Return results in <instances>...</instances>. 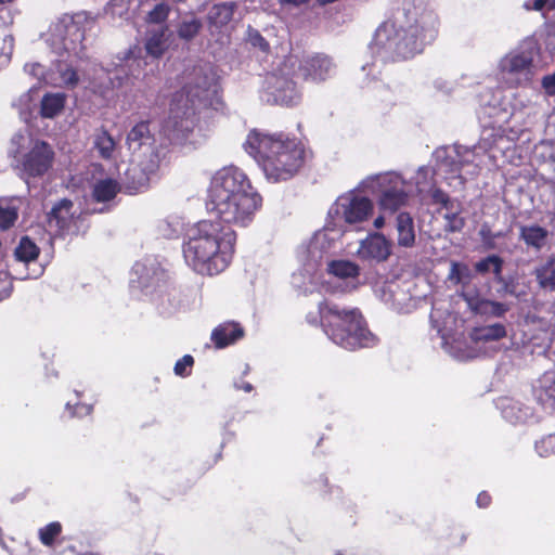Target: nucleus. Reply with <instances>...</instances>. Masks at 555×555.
<instances>
[{
  "mask_svg": "<svg viewBox=\"0 0 555 555\" xmlns=\"http://www.w3.org/2000/svg\"><path fill=\"white\" fill-rule=\"evenodd\" d=\"M540 99L539 94H518L511 104V111L492 107L489 113L492 121L485 126L476 145H453L435 151L437 173L454 189H462L466 181L476 179L483 168L494 165L492 149H507L504 141L515 142L542 118Z\"/></svg>",
  "mask_w": 555,
  "mask_h": 555,
  "instance_id": "f257e3e1",
  "label": "nucleus"
},
{
  "mask_svg": "<svg viewBox=\"0 0 555 555\" xmlns=\"http://www.w3.org/2000/svg\"><path fill=\"white\" fill-rule=\"evenodd\" d=\"M403 12V22L387 21L375 30L369 49L376 61L386 63L412 57L435 38L438 18L433 10L405 3Z\"/></svg>",
  "mask_w": 555,
  "mask_h": 555,
  "instance_id": "f03ea898",
  "label": "nucleus"
},
{
  "mask_svg": "<svg viewBox=\"0 0 555 555\" xmlns=\"http://www.w3.org/2000/svg\"><path fill=\"white\" fill-rule=\"evenodd\" d=\"M235 238V232L229 225L203 220L189 232L183 246L184 259L199 274H218L231 262Z\"/></svg>",
  "mask_w": 555,
  "mask_h": 555,
  "instance_id": "7ed1b4c3",
  "label": "nucleus"
},
{
  "mask_svg": "<svg viewBox=\"0 0 555 555\" xmlns=\"http://www.w3.org/2000/svg\"><path fill=\"white\" fill-rule=\"evenodd\" d=\"M216 95L214 76L202 69L197 70L194 79L175 93L164 127L165 134L179 144L196 143L193 138L197 127L196 116L203 108L212 105Z\"/></svg>",
  "mask_w": 555,
  "mask_h": 555,
  "instance_id": "20e7f679",
  "label": "nucleus"
},
{
  "mask_svg": "<svg viewBox=\"0 0 555 555\" xmlns=\"http://www.w3.org/2000/svg\"><path fill=\"white\" fill-rule=\"evenodd\" d=\"M244 147L261 166L267 179L272 182L285 181L294 177L305 159L304 145L282 134L251 130Z\"/></svg>",
  "mask_w": 555,
  "mask_h": 555,
  "instance_id": "39448f33",
  "label": "nucleus"
},
{
  "mask_svg": "<svg viewBox=\"0 0 555 555\" xmlns=\"http://www.w3.org/2000/svg\"><path fill=\"white\" fill-rule=\"evenodd\" d=\"M319 313L325 334L341 348L354 350L376 344V337L366 328L358 309L323 301L319 305Z\"/></svg>",
  "mask_w": 555,
  "mask_h": 555,
  "instance_id": "423d86ee",
  "label": "nucleus"
},
{
  "mask_svg": "<svg viewBox=\"0 0 555 555\" xmlns=\"http://www.w3.org/2000/svg\"><path fill=\"white\" fill-rule=\"evenodd\" d=\"M94 25V20L87 12L64 14L52 23L47 34V42L60 57L83 59L85 36Z\"/></svg>",
  "mask_w": 555,
  "mask_h": 555,
  "instance_id": "0eeeda50",
  "label": "nucleus"
},
{
  "mask_svg": "<svg viewBox=\"0 0 555 555\" xmlns=\"http://www.w3.org/2000/svg\"><path fill=\"white\" fill-rule=\"evenodd\" d=\"M8 155L27 177H42L53 165L54 150L46 141L18 131L10 140Z\"/></svg>",
  "mask_w": 555,
  "mask_h": 555,
  "instance_id": "6e6552de",
  "label": "nucleus"
},
{
  "mask_svg": "<svg viewBox=\"0 0 555 555\" xmlns=\"http://www.w3.org/2000/svg\"><path fill=\"white\" fill-rule=\"evenodd\" d=\"M127 145L132 153V167L128 175L135 176L138 169L141 175L133 181L132 189L145 185L150 176L159 168L162 155L155 139L151 134L147 122L137 124L127 135Z\"/></svg>",
  "mask_w": 555,
  "mask_h": 555,
  "instance_id": "1a4fd4ad",
  "label": "nucleus"
},
{
  "mask_svg": "<svg viewBox=\"0 0 555 555\" xmlns=\"http://www.w3.org/2000/svg\"><path fill=\"white\" fill-rule=\"evenodd\" d=\"M257 191L247 175L237 167L228 166L219 169L211 178L208 189L207 209Z\"/></svg>",
  "mask_w": 555,
  "mask_h": 555,
  "instance_id": "9d476101",
  "label": "nucleus"
},
{
  "mask_svg": "<svg viewBox=\"0 0 555 555\" xmlns=\"http://www.w3.org/2000/svg\"><path fill=\"white\" fill-rule=\"evenodd\" d=\"M362 185L364 189L378 192V207L384 214L389 215L404 206L412 194L410 183L396 172L369 177Z\"/></svg>",
  "mask_w": 555,
  "mask_h": 555,
  "instance_id": "9b49d317",
  "label": "nucleus"
},
{
  "mask_svg": "<svg viewBox=\"0 0 555 555\" xmlns=\"http://www.w3.org/2000/svg\"><path fill=\"white\" fill-rule=\"evenodd\" d=\"M374 211L372 199L357 191L346 192L337 197L328 210V219L334 227L343 224L360 227Z\"/></svg>",
  "mask_w": 555,
  "mask_h": 555,
  "instance_id": "f8f14e48",
  "label": "nucleus"
},
{
  "mask_svg": "<svg viewBox=\"0 0 555 555\" xmlns=\"http://www.w3.org/2000/svg\"><path fill=\"white\" fill-rule=\"evenodd\" d=\"M532 49H515L506 53L498 64L500 78L511 87L528 85L534 74Z\"/></svg>",
  "mask_w": 555,
  "mask_h": 555,
  "instance_id": "ddd939ff",
  "label": "nucleus"
},
{
  "mask_svg": "<svg viewBox=\"0 0 555 555\" xmlns=\"http://www.w3.org/2000/svg\"><path fill=\"white\" fill-rule=\"evenodd\" d=\"M261 205V195L254 191L225 204L210 206L208 210L227 224L245 228L253 222Z\"/></svg>",
  "mask_w": 555,
  "mask_h": 555,
  "instance_id": "4468645a",
  "label": "nucleus"
},
{
  "mask_svg": "<svg viewBox=\"0 0 555 555\" xmlns=\"http://www.w3.org/2000/svg\"><path fill=\"white\" fill-rule=\"evenodd\" d=\"M261 98L271 104L292 106L300 102L301 93L285 68H281L267 74L262 83Z\"/></svg>",
  "mask_w": 555,
  "mask_h": 555,
  "instance_id": "2eb2a0df",
  "label": "nucleus"
},
{
  "mask_svg": "<svg viewBox=\"0 0 555 555\" xmlns=\"http://www.w3.org/2000/svg\"><path fill=\"white\" fill-rule=\"evenodd\" d=\"M80 62H82V59L74 56L69 57L68 55H64L60 57L48 72V75L44 77V82L56 88L66 89H74L85 83L87 80H90V78L82 72L79 64Z\"/></svg>",
  "mask_w": 555,
  "mask_h": 555,
  "instance_id": "dca6fc26",
  "label": "nucleus"
},
{
  "mask_svg": "<svg viewBox=\"0 0 555 555\" xmlns=\"http://www.w3.org/2000/svg\"><path fill=\"white\" fill-rule=\"evenodd\" d=\"M555 335V326L551 319L528 315L524 331L522 344L531 353H544L551 346Z\"/></svg>",
  "mask_w": 555,
  "mask_h": 555,
  "instance_id": "f3484780",
  "label": "nucleus"
},
{
  "mask_svg": "<svg viewBox=\"0 0 555 555\" xmlns=\"http://www.w3.org/2000/svg\"><path fill=\"white\" fill-rule=\"evenodd\" d=\"M165 280V272L155 259L149 258L135 262L132 268L130 285L132 289H141L146 295L160 287Z\"/></svg>",
  "mask_w": 555,
  "mask_h": 555,
  "instance_id": "a211bd4d",
  "label": "nucleus"
},
{
  "mask_svg": "<svg viewBox=\"0 0 555 555\" xmlns=\"http://www.w3.org/2000/svg\"><path fill=\"white\" fill-rule=\"evenodd\" d=\"M341 232V229H336L330 220L323 230L318 231L312 236L307 247L302 248L300 251L301 258L308 262L310 268H313L334 246Z\"/></svg>",
  "mask_w": 555,
  "mask_h": 555,
  "instance_id": "6ab92c4d",
  "label": "nucleus"
},
{
  "mask_svg": "<svg viewBox=\"0 0 555 555\" xmlns=\"http://www.w3.org/2000/svg\"><path fill=\"white\" fill-rule=\"evenodd\" d=\"M392 251V243L380 233H373L361 240L356 255L364 261L384 262Z\"/></svg>",
  "mask_w": 555,
  "mask_h": 555,
  "instance_id": "aec40b11",
  "label": "nucleus"
},
{
  "mask_svg": "<svg viewBox=\"0 0 555 555\" xmlns=\"http://www.w3.org/2000/svg\"><path fill=\"white\" fill-rule=\"evenodd\" d=\"M532 165L538 176L546 182L555 184V144L540 142L532 153Z\"/></svg>",
  "mask_w": 555,
  "mask_h": 555,
  "instance_id": "412c9836",
  "label": "nucleus"
},
{
  "mask_svg": "<svg viewBox=\"0 0 555 555\" xmlns=\"http://www.w3.org/2000/svg\"><path fill=\"white\" fill-rule=\"evenodd\" d=\"M462 297L468 308L476 314L486 317H503L508 311V306L503 302L493 301L481 297L476 291L464 289Z\"/></svg>",
  "mask_w": 555,
  "mask_h": 555,
  "instance_id": "4be33fe9",
  "label": "nucleus"
},
{
  "mask_svg": "<svg viewBox=\"0 0 555 555\" xmlns=\"http://www.w3.org/2000/svg\"><path fill=\"white\" fill-rule=\"evenodd\" d=\"M75 223L73 203L68 199L59 202L48 215V224L55 232H68Z\"/></svg>",
  "mask_w": 555,
  "mask_h": 555,
  "instance_id": "5701e85b",
  "label": "nucleus"
},
{
  "mask_svg": "<svg viewBox=\"0 0 555 555\" xmlns=\"http://www.w3.org/2000/svg\"><path fill=\"white\" fill-rule=\"evenodd\" d=\"M300 70L306 80L320 82L331 76L334 70V65L330 57L315 55L307 59L300 66Z\"/></svg>",
  "mask_w": 555,
  "mask_h": 555,
  "instance_id": "b1692460",
  "label": "nucleus"
},
{
  "mask_svg": "<svg viewBox=\"0 0 555 555\" xmlns=\"http://www.w3.org/2000/svg\"><path fill=\"white\" fill-rule=\"evenodd\" d=\"M328 271L336 278L345 281L346 292L356 291L359 283L360 267L349 260H334L328 263Z\"/></svg>",
  "mask_w": 555,
  "mask_h": 555,
  "instance_id": "393cba45",
  "label": "nucleus"
},
{
  "mask_svg": "<svg viewBox=\"0 0 555 555\" xmlns=\"http://www.w3.org/2000/svg\"><path fill=\"white\" fill-rule=\"evenodd\" d=\"M498 406L503 417L511 423H525L532 416V409L518 400L501 398Z\"/></svg>",
  "mask_w": 555,
  "mask_h": 555,
  "instance_id": "a878e982",
  "label": "nucleus"
},
{
  "mask_svg": "<svg viewBox=\"0 0 555 555\" xmlns=\"http://www.w3.org/2000/svg\"><path fill=\"white\" fill-rule=\"evenodd\" d=\"M235 4L233 2L214 5L208 13V26L210 34L222 33L233 17Z\"/></svg>",
  "mask_w": 555,
  "mask_h": 555,
  "instance_id": "bb28decb",
  "label": "nucleus"
},
{
  "mask_svg": "<svg viewBox=\"0 0 555 555\" xmlns=\"http://www.w3.org/2000/svg\"><path fill=\"white\" fill-rule=\"evenodd\" d=\"M533 395L542 404L555 403V372H546L535 382Z\"/></svg>",
  "mask_w": 555,
  "mask_h": 555,
  "instance_id": "cd10ccee",
  "label": "nucleus"
},
{
  "mask_svg": "<svg viewBox=\"0 0 555 555\" xmlns=\"http://www.w3.org/2000/svg\"><path fill=\"white\" fill-rule=\"evenodd\" d=\"M243 336V328L236 323H223L211 333V340L217 348H224Z\"/></svg>",
  "mask_w": 555,
  "mask_h": 555,
  "instance_id": "c85d7f7f",
  "label": "nucleus"
},
{
  "mask_svg": "<svg viewBox=\"0 0 555 555\" xmlns=\"http://www.w3.org/2000/svg\"><path fill=\"white\" fill-rule=\"evenodd\" d=\"M66 95L61 92L46 93L40 101L39 114L42 118L53 119L64 109Z\"/></svg>",
  "mask_w": 555,
  "mask_h": 555,
  "instance_id": "c756f323",
  "label": "nucleus"
},
{
  "mask_svg": "<svg viewBox=\"0 0 555 555\" xmlns=\"http://www.w3.org/2000/svg\"><path fill=\"white\" fill-rule=\"evenodd\" d=\"M397 243L400 247L411 248L415 244V230L412 217L401 212L397 217Z\"/></svg>",
  "mask_w": 555,
  "mask_h": 555,
  "instance_id": "7c9ffc66",
  "label": "nucleus"
},
{
  "mask_svg": "<svg viewBox=\"0 0 555 555\" xmlns=\"http://www.w3.org/2000/svg\"><path fill=\"white\" fill-rule=\"evenodd\" d=\"M473 278V271L466 263L451 261L450 270L448 273V281L453 285L461 286V296L464 289L472 291L469 284Z\"/></svg>",
  "mask_w": 555,
  "mask_h": 555,
  "instance_id": "2f4dec72",
  "label": "nucleus"
},
{
  "mask_svg": "<svg viewBox=\"0 0 555 555\" xmlns=\"http://www.w3.org/2000/svg\"><path fill=\"white\" fill-rule=\"evenodd\" d=\"M120 191L119 183L112 178L96 180L92 184V198L98 203L109 202Z\"/></svg>",
  "mask_w": 555,
  "mask_h": 555,
  "instance_id": "473e14b6",
  "label": "nucleus"
},
{
  "mask_svg": "<svg viewBox=\"0 0 555 555\" xmlns=\"http://www.w3.org/2000/svg\"><path fill=\"white\" fill-rule=\"evenodd\" d=\"M202 28V20L193 14H189L179 20L176 25V33L179 39L191 41L201 33Z\"/></svg>",
  "mask_w": 555,
  "mask_h": 555,
  "instance_id": "72a5a7b5",
  "label": "nucleus"
},
{
  "mask_svg": "<svg viewBox=\"0 0 555 555\" xmlns=\"http://www.w3.org/2000/svg\"><path fill=\"white\" fill-rule=\"evenodd\" d=\"M506 336V328L501 323H494L487 326L475 328L470 335L475 344L495 341Z\"/></svg>",
  "mask_w": 555,
  "mask_h": 555,
  "instance_id": "f704fd0d",
  "label": "nucleus"
},
{
  "mask_svg": "<svg viewBox=\"0 0 555 555\" xmlns=\"http://www.w3.org/2000/svg\"><path fill=\"white\" fill-rule=\"evenodd\" d=\"M534 275L542 288L555 291V257L552 256L543 261L534 270Z\"/></svg>",
  "mask_w": 555,
  "mask_h": 555,
  "instance_id": "c9c22d12",
  "label": "nucleus"
},
{
  "mask_svg": "<svg viewBox=\"0 0 555 555\" xmlns=\"http://www.w3.org/2000/svg\"><path fill=\"white\" fill-rule=\"evenodd\" d=\"M93 146L104 159H111L114 155L116 142L113 137L102 127L93 134Z\"/></svg>",
  "mask_w": 555,
  "mask_h": 555,
  "instance_id": "e433bc0d",
  "label": "nucleus"
},
{
  "mask_svg": "<svg viewBox=\"0 0 555 555\" xmlns=\"http://www.w3.org/2000/svg\"><path fill=\"white\" fill-rule=\"evenodd\" d=\"M39 256L38 246L27 236L22 237L14 250L16 262L28 264L35 261Z\"/></svg>",
  "mask_w": 555,
  "mask_h": 555,
  "instance_id": "4c0bfd02",
  "label": "nucleus"
},
{
  "mask_svg": "<svg viewBox=\"0 0 555 555\" xmlns=\"http://www.w3.org/2000/svg\"><path fill=\"white\" fill-rule=\"evenodd\" d=\"M438 332L441 334V338L443 339V346L446 350L455 359L464 361L477 357L478 352L476 349H473L470 347H464L463 343L459 340H454L452 344H450L442 330L438 328Z\"/></svg>",
  "mask_w": 555,
  "mask_h": 555,
  "instance_id": "58836bf2",
  "label": "nucleus"
},
{
  "mask_svg": "<svg viewBox=\"0 0 555 555\" xmlns=\"http://www.w3.org/2000/svg\"><path fill=\"white\" fill-rule=\"evenodd\" d=\"M502 268H503V260L501 257L496 255L488 256L481 260H479L475 264V270L478 273L486 274V273H493L496 281L502 280Z\"/></svg>",
  "mask_w": 555,
  "mask_h": 555,
  "instance_id": "ea45409f",
  "label": "nucleus"
},
{
  "mask_svg": "<svg viewBox=\"0 0 555 555\" xmlns=\"http://www.w3.org/2000/svg\"><path fill=\"white\" fill-rule=\"evenodd\" d=\"M546 236L547 231L538 225L524 227L521 229V238L527 245L535 248H541L544 245Z\"/></svg>",
  "mask_w": 555,
  "mask_h": 555,
  "instance_id": "a19ab883",
  "label": "nucleus"
},
{
  "mask_svg": "<svg viewBox=\"0 0 555 555\" xmlns=\"http://www.w3.org/2000/svg\"><path fill=\"white\" fill-rule=\"evenodd\" d=\"M18 199L11 202H0V229L7 230L11 228L17 219Z\"/></svg>",
  "mask_w": 555,
  "mask_h": 555,
  "instance_id": "79ce46f5",
  "label": "nucleus"
},
{
  "mask_svg": "<svg viewBox=\"0 0 555 555\" xmlns=\"http://www.w3.org/2000/svg\"><path fill=\"white\" fill-rule=\"evenodd\" d=\"M145 50L154 57L162 56L166 50L165 33L163 30L152 33L145 42Z\"/></svg>",
  "mask_w": 555,
  "mask_h": 555,
  "instance_id": "37998d69",
  "label": "nucleus"
},
{
  "mask_svg": "<svg viewBox=\"0 0 555 555\" xmlns=\"http://www.w3.org/2000/svg\"><path fill=\"white\" fill-rule=\"evenodd\" d=\"M433 178L434 173L430 168H418L414 178L415 190L418 195H424L431 191V186L434 185Z\"/></svg>",
  "mask_w": 555,
  "mask_h": 555,
  "instance_id": "c03bdc74",
  "label": "nucleus"
},
{
  "mask_svg": "<svg viewBox=\"0 0 555 555\" xmlns=\"http://www.w3.org/2000/svg\"><path fill=\"white\" fill-rule=\"evenodd\" d=\"M444 231L453 233L461 231L465 225V219L460 216L457 207L451 205L443 215Z\"/></svg>",
  "mask_w": 555,
  "mask_h": 555,
  "instance_id": "a18cd8bd",
  "label": "nucleus"
},
{
  "mask_svg": "<svg viewBox=\"0 0 555 555\" xmlns=\"http://www.w3.org/2000/svg\"><path fill=\"white\" fill-rule=\"evenodd\" d=\"M246 42L255 50L263 54L270 52L269 42L262 37V35L255 28L248 27L246 31Z\"/></svg>",
  "mask_w": 555,
  "mask_h": 555,
  "instance_id": "49530a36",
  "label": "nucleus"
},
{
  "mask_svg": "<svg viewBox=\"0 0 555 555\" xmlns=\"http://www.w3.org/2000/svg\"><path fill=\"white\" fill-rule=\"evenodd\" d=\"M62 526L57 521L50 522L49 525L39 529V539L42 544L51 546L55 538L61 533Z\"/></svg>",
  "mask_w": 555,
  "mask_h": 555,
  "instance_id": "de8ad7c7",
  "label": "nucleus"
},
{
  "mask_svg": "<svg viewBox=\"0 0 555 555\" xmlns=\"http://www.w3.org/2000/svg\"><path fill=\"white\" fill-rule=\"evenodd\" d=\"M392 284L384 283L380 286L375 288L376 296L384 301L386 305H390L392 308H398V304L396 302L395 292L392 289Z\"/></svg>",
  "mask_w": 555,
  "mask_h": 555,
  "instance_id": "09e8293b",
  "label": "nucleus"
},
{
  "mask_svg": "<svg viewBox=\"0 0 555 555\" xmlns=\"http://www.w3.org/2000/svg\"><path fill=\"white\" fill-rule=\"evenodd\" d=\"M106 14L112 17L128 18V0H111L106 8Z\"/></svg>",
  "mask_w": 555,
  "mask_h": 555,
  "instance_id": "8fccbe9b",
  "label": "nucleus"
},
{
  "mask_svg": "<svg viewBox=\"0 0 555 555\" xmlns=\"http://www.w3.org/2000/svg\"><path fill=\"white\" fill-rule=\"evenodd\" d=\"M535 451L540 456L555 454V435H548L537 441Z\"/></svg>",
  "mask_w": 555,
  "mask_h": 555,
  "instance_id": "3c124183",
  "label": "nucleus"
},
{
  "mask_svg": "<svg viewBox=\"0 0 555 555\" xmlns=\"http://www.w3.org/2000/svg\"><path fill=\"white\" fill-rule=\"evenodd\" d=\"M33 104H34V99H33L31 90L23 93L18 98V100L15 103V105L18 107L20 114H21L23 119L26 120L28 115H30Z\"/></svg>",
  "mask_w": 555,
  "mask_h": 555,
  "instance_id": "603ef678",
  "label": "nucleus"
},
{
  "mask_svg": "<svg viewBox=\"0 0 555 555\" xmlns=\"http://www.w3.org/2000/svg\"><path fill=\"white\" fill-rule=\"evenodd\" d=\"M479 236L483 246L488 249L495 248V238L501 237V233H494L488 224H482L479 230Z\"/></svg>",
  "mask_w": 555,
  "mask_h": 555,
  "instance_id": "864d4df0",
  "label": "nucleus"
},
{
  "mask_svg": "<svg viewBox=\"0 0 555 555\" xmlns=\"http://www.w3.org/2000/svg\"><path fill=\"white\" fill-rule=\"evenodd\" d=\"M169 13V8L166 4H157L152 11L147 14V21L150 23H162L164 22Z\"/></svg>",
  "mask_w": 555,
  "mask_h": 555,
  "instance_id": "5fc2aeb1",
  "label": "nucleus"
},
{
  "mask_svg": "<svg viewBox=\"0 0 555 555\" xmlns=\"http://www.w3.org/2000/svg\"><path fill=\"white\" fill-rule=\"evenodd\" d=\"M12 293V280L10 273L0 271V301L8 298Z\"/></svg>",
  "mask_w": 555,
  "mask_h": 555,
  "instance_id": "6e6d98bb",
  "label": "nucleus"
},
{
  "mask_svg": "<svg viewBox=\"0 0 555 555\" xmlns=\"http://www.w3.org/2000/svg\"><path fill=\"white\" fill-rule=\"evenodd\" d=\"M24 69L28 75L37 78L38 80L44 81V77L48 75L44 66L40 63H28L25 65Z\"/></svg>",
  "mask_w": 555,
  "mask_h": 555,
  "instance_id": "4d7b16f0",
  "label": "nucleus"
},
{
  "mask_svg": "<svg viewBox=\"0 0 555 555\" xmlns=\"http://www.w3.org/2000/svg\"><path fill=\"white\" fill-rule=\"evenodd\" d=\"M546 4L550 10L555 9V0H527L524 2V8L528 11H541Z\"/></svg>",
  "mask_w": 555,
  "mask_h": 555,
  "instance_id": "13d9d810",
  "label": "nucleus"
},
{
  "mask_svg": "<svg viewBox=\"0 0 555 555\" xmlns=\"http://www.w3.org/2000/svg\"><path fill=\"white\" fill-rule=\"evenodd\" d=\"M193 365V358L189 354L180 359L175 365V373L180 376L188 375V369Z\"/></svg>",
  "mask_w": 555,
  "mask_h": 555,
  "instance_id": "bf43d9fd",
  "label": "nucleus"
},
{
  "mask_svg": "<svg viewBox=\"0 0 555 555\" xmlns=\"http://www.w3.org/2000/svg\"><path fill=\"white\" fill-rule=\"evenodd\" d=\"M427 194H430L436 203L442 204L446 209H449L451 205H454L452 202L449 201V197L444 192L438 189H434V185L431 186V191L428 192Z\"/></svg>",
  "mask_w": 555,
  "mask_h": 555,
  "instance_id": "052dcab7",
  "label": "nucleus"
},
{
  "mask_svg": "<svg viewBox=\"0 0 555 555\" xmlns=\"http://www.w3.org/2000/svg\"><path fill=\"white\" fill-rule=\"evenodd\" d=\"M542 87L547 94L555 92V73L543 77Z\"/></svg>",
  "mask_w": 555,
  "mask_h": 555,
  "instance_id": "680f3d73",
  "label": "nucleus"
},
{
  "mask_svg": "<svg viewBox=\"0 0 555 555\" xmlns=\"http://www.w3.org/2000/svg\"><path fill=\"white\" fill-rule=\"evenodd\" d=\"M141 53V49L137 46L129 48L121 57V61L130 62L135 61Z\"/></svg>",
  "mask_w": 555,
  "mask_h": 555,
  "instance_id": "e2e57ef3",
  "label": "nucleus"
},
{
  "mask_svg": "<svg viewBox=\"0 0 555 555\" xmlns=\"http://www.w3.org/2000/svg\"><path fill=\"white\" fill-rule=\"evenodd\" d=\"M490 495L486 492H481L477 496V505L479 507H487L490 504Z\"/></svg>",
  "mask_w": 555,
  "mask_h": 555,
  "instance_id": "0e129e2a",
  "label": "nucleus"
},
{
  "mask_svg": "<svg viewBox=\"0 0 555 555\" xmlns=\"http://www.w3.org/2000/svg\"><path fill=\"white\" fill-rule=\"evenodd\" d=\"M90 412H91V406L82 404V405L76 406L75 411L73 412V415L83 416V415L90 414Z\"/></svg>",
  "mask_w": 555,
  "mask_h": 555,
  "instance_id": "69168bd1",
  "label": "nucleus"
},
{
  "mask_svg": "<svg viewBox=\"0 0 555 555\" xmlns=\"http://www.w3.org/2000/svg\"><path fill=\"white\" fill-rule=\"evenodd\" d=\"M237 389H243L245 392H250L253 390V385L247 382H243L242 384H235Z\"/></svg>",
  "mask_w": 555,
  "mask_h": 555,
  "instance_id": "338daca9",
  "label": "nucleus"
},
{
  "mask_svg": "<svg viewBox=\"0 0 555 555\" xmlns=\"http://www.w3.org/2000/svg\"><path fill=\"white\" fill-rule=\"evenodd\" d=\"M385 225V217L383 215L378 216L375 220H374V227L376 229H380Z\"/></svg>",
  "mask_w": 555,
  "mask_h": 555,
  "instance_id": "774afa93",
  "label": "nucleus"
}]
</instances>
